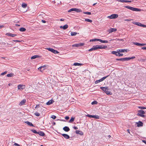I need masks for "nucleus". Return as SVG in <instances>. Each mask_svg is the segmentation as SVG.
I'll use <instances>...</instances> for the list:
<instances>
[{"instance_id": "nucleus-1", "label": "nucleus", "mask_w": 146, "mask_h": 146, "mask_svg": "<svg viewBox=\"0 0 146 146\" xmlns=\"http://www.w3.org/2000/svg\"><path fill=\"white\" fill-rule=\"evenodd\" d=\"M100 89H101L103 91L105 92V93L107 95H111V93L110 92V91H109V88L107 87H100Z\"/></svg>"}, {"instance_id": "nucleus-2", "label": "nucleus", "mask_w": 146, "mask_h": 146, "mask_svg": "<svg viewBox=\"0 0 146 146\" xmlns=\"http://www.w3.org/2000/svg\"><path fill=\"white\" fill-rule=\"evenodd\" d=\"M124 7L133 11H141V10L140 9L134 8L131 6H124Z\"/></svg>"}, {"instance_id": "nucleus-3", "label": "nucleus", "mask_w": 146, "mask_h": 146, "mask_svg": "<svg viewBox=\"0 0 146 146\" xmlns=\"http://www.w3.org/2000/svg\"><path fill=\"white\" fill-rule=\"evenodd\" d=\"M135 58V57L133 56L131 57H129V58H117L116 59V60H121L122 61H125L129 60L131 59H132L134 58Z\"/></svg>"}, {"instance_id": "nucleus-4", "label": "nucleus", "mask_w": 146, "mask_h": 146, "mask_svg": "<svg viewBox=\"0 0 146 146\" xmlns=\"http://www.w3.org/2000/svg\"><path fill=\"white\" fill-rule=\"evenodd\" d=\"M118 17V15L117 14H114L108 16L107 18L110 19H115L117 18Z\"/></svg>"}, {"instance_id": "nucleus-5", "label": "nucleus", "mask_w": 146, "mask_h": 146, "mask_svg": "<svg viewBox=\"0 0 146 146\" xmlns=\"http://www.w3.org/2000/svg\"><path fill=\"white\" fill-rule=\"evenodd\" d=\"M145 113V111L142 110H140L138 111V113L137 114L138 115L142 117H144L145 115L144 114Z\"/></svg>"}, {"instance_id": "nucleus-6", "label": "nucleus", "mask_w": 146, "mask_h": 146, "mask_svg": "<svg viewBox=\"0 0 146 146\" xmlns=\"http://www.w3.org/2000/svg\"><path fill=\"white\" fill-rule=\"evenodd\" d=\"M133 23L134 25H137L138 26L146 27V25H145L141 24L140 23L138 22H133Z\"/></svg>"}, {"instance_id": "nucleus-7", "label": "nucleus", "mask_w": 146, "mask_h": 146, "mask_svg": "<svg viewBox=\"0 0 146 146\" xmlns=\"http://www.w3.org/2000/svg\"><path fill=\"white\" fill-rule=\"evenodd\" d=\"M100 49V45H96V46H93V47L88 50L89 51H91L94 50H96L97 49Z\"/></svg>"}, {"instance_id": "nucleus-8", "label": "nucleus", "mask_w": 146, "mask_h": 146, "mask_svg": "<svg viewBox=\"0 0 146 146\" xmlns=\"http://www.w3.org/2000/svg\"><path fill=\"white\" fill-rule=\"evenodd\" d=\"M109 76H106L102 78L101 79H100L99 80H97L95 82V84H97V83H99L100 82H102L105 79H106Z\"/></svg>"}, {"instance_id": "nucleus-9", "label": "nucleus", "mask_w": 146, "mask_h": 146, "mask_svg": "<svg viewBox=\"0 0 146 146\" xmlns=\"http://www.w3.org/2000/svg\"><path fill=\"white\" fill-rule=\"evenodd\" d=\"M18 90H23L25 87V86L23 84H19L17 86Z\"/></svg>"}, {"instance_id": "nucleus-10", "label": "nucleus", "mask_w": 146, "mask_h": 146, "mask_svg": "<svg viewBox=\"0 0 146 146\" xmlns=\"http://www.w3.org/2000/svg\"><path fill=\"white\" fill-rule=\"evenodd\" d=\"M84 45L83 43H79L74 44L72 45V47H78L83 46Z\"/></svg>"}, {"instance_id": "nucleus-11", "label": "nucleus", "mask_w": 146, "mask_h": 146, "mask_svg": "<svg viewBox=\"0 0 146 146\" xmlns=\"http://www.w3.org/2000/svg\"><path fill=\"white\" fill-rule=\"evenodd\" d=\"M47 65H44L42 66H40L38 68V69L40 72H42L44 69H45L46 67H47Z\"/></svg>"}, {"instance_id": "nucleus-12", "label": "nucleus", "mask_w": 146, "mask_h": 146, "mask_svg": "<svg viewBox=\"0 0 146 146\" xmlns=\"http://www.w3.org/2000/svg\"><path fill=\"white\" fill-rule=\"evenodd\" d=\"M87 116L90 118H94L96 119H99V117L97 115H92L89 114H88L86 115Z\"/></svg>"}, {"instance_id": "nucleus-13", "label": "nucleus", "mask_w": 146, "mask_h": 146, "mask_svg": "<svg viewBox=\"0 0 146 146\" xmlns=\"http://www.w3.org/2000/svg\"><path fill=\"white\" fill-rule=\"evenodd\" d=\"M133 44L135 45L139 46H144L146 45L145 43H140L138 42H134Z\"/></svg>"}, {"instance_id": "nucleus-14", "label": "nucleus", "mask_w": 146, "mask_h": 146, "mask_svg": "<svg viewBox=\"0 0 146 146\" xmlns=\"http://www.w3.org/2000/svg\"><path fill=\"white\" fill-rule=\"evenodd\" d=\"M68 26L67 24H66L65 25H64V26H60V29H62L64 30H66L67 28H68Z\"/></svg>"}, {"instance_id": "nucleus-15", "label": "nucleus", "mask_w": 146, "mask_h": 146, "mask_svg": "<svg viewBox=\"0 0 146 146\" xmlns=\"http://www.w3.org/2000/svg\"><path fill=\"white\" fill-rule=\"evenodd\" d=\"M117 31V29L115 28H111L108 30V32L109 33H111L113 32H114Z\"/></svg>"}, {"instance_id": "nucleus-16", "label": "nucleus", "mask_w": 146, "mask_h": 146, "mask_svg": "<svg viewBox=\"0 0 146 146\" xmlns=\"http://www.w3.org/2000/svg\"><path fill=\"white\" fill-rule=\"evenodd\" d=\"M26 102V100L25 99L22 100L19 104V105L20 106L23 105L25 104Z\"/></svg>"}, {"instance_id": "nucleus-17", "label": "nucleus", "mask_w": 146, "mask_h": 146, "mask_svg": "<svg viewBox=\"0 0 146 146\" xmlns=\"http://www.w3.org/2000/svg\"><path fill=\"white\" fill-rule=\"evenodd\" d=\"M97 41H100L102 43H107L108 42L107 40H102L100 39H98Z\"/></svg>"}, {"instance_id": "nucleus-18", "label": "nucleus", "mask_w": 146, "mask_h": 146, "mask_svg": "<svg viewBox=\"0 0 146 146\" xmlns=\"http://www.w3.org/2000/svg\"><path fill=\"white\" fill-rule=\"evenodd\" d=\"M137 126L138 127L142 126L143 125V123L140 121L137 123Z\"/></svg>"}, {"instance_id": "nucleus-19", "label": "nucleus", "mask_w": 146, "mask_h": 146, "mask_svg": "<svg viewBox=\"0 0 146 146\" xmlns=\"http://www.w3.org/2000/svg\"><path fill=\"white\" fill-rule=\"evenodd\" d=\"M63 130L65 131L68 132V131L70 129L68 127L65 126L63 128Z\"/></svg>"}, {"instance_id": "nucleus-20", "label": "nucleus", "mask_w": 146, "mask_h": 146, "mask_svg": "<svg viewBox=\"0 0 146 146\" xmlns=\"http://www.w3.org/2000/svg\"><path fill=\"white\" fill-rule=\"evenodd\" d=\"M76 133L77 134H80L81 135H83V133L82 131L79 130L76 131Z\"/></svg>"}, {"instance_id": "nucleus-21", "label": "nucleus", "mask_w": 146, "mask_h": 146, "mask_svg": "<svg viewBox=\"0 0 146 146\" xmlns=\"http://www.w3.org/2000/svg\"><path fill=\"white\" fill-rule=\"evenodd\" d=\"M127 50L123 49H119L117 50L118 52H123L125 51L126 52H127Z\"/></svg>"}, {"instance_id": "nucleus-22", "label": "nucleus", "mask_w": 146, "mask_h": 146, "mask_svg": "<svg viewBox=\"0 0 146 146\" xmlns=\"http://www.w3.org/2000/svg\"><path fill=\"white\" fill-rule=\"evenodd\" d=\"M37 134H39V135L41 136H43L45 135L44 133L41 131L38 132Z\"/></svg>"}, {"instance_id": "nucleus-23", "label": "nucleus", "mask_w": 146, "mask_h": 146, "mask_svg": "<svg viewBox=\"0 0 146 146\" xmlns=\"http://www.w3.org/2000/svg\"><path fill=\"white\" fill-rule=\"evenodd\" d=\"M62 135L66 139H68L70 137L69 136L66 134H63Z\"/></svg>"}, {"instance_id": "nucleus-24", "label": "nucleus", "mask_w": 146, "mask_h": 146, "mask_svg": "<svg viewBox=\"0 0 146 146\" xmlns=\"http://www.w3.org/2000/svg\"><path fill=\"white\" fill-rule=\"evenodd\" d=\"M54 102V101L52 100H49L48 102H47L46 104L47 105H49L50 104H51L53 102Z\"/></svg>"}, {"instance_id": "nucleus-25", "label": "nucleus", "mask_w": 146, "mask_h": 146, "mask_svg": "<svg viewBox=\"0 0 146 146\" xmlns=\"http://www.w3.org/2000/svg\"><path fill=\"white\" fill-rule=\"evenodd\" d=\"M14 75V74L13 73H11L10 74H7V77H13Z\"/></svg>"}, {"instance_id": "nucleus-26", "label": "nucleus", "mask_w": 146, "mask_h": 146, "mask_svg": "<svg viewBox=\"0 0 146 146\" xmlns=\"http://www.w3.org/2000/svg\"><path fill=\"white\" fill-rule=\"evenodd\" d=\"M39 57V56L38 55H34V56H32L31 57V59H35L36 58Z\"/></svg>"}, {"instance_id": "nucleus-27", "label": "nucleus", "mask_w": 146, "mask_h": 146, "mask_svg": "<svg viewBox=\"0 0 146 146\" xmlns=\"http://www.w3.org/2000/svg\"><path fill=\"white\" fill-rule=\"evenodd\" d=\"M70 34L71 36H74L76 35L77 34H78V33L76 32H71Z\"/></svg>"}, {"instance_id": "nucleus-28", "label": "nucleus", "mask_w": 146, "mask_h": 146, "mask_svg": "<svg viewBox=\"0 0 146 146\" xmlns=\"http://www.w3.org/2000/svg\"><path fill=\"white\" fill-rule=\"evenodd\" d=\"M111 53L113 54H115L116 56H118V52H116L115 51H112L111 52Z\"/></svg>"}, {"instance_id": "nucleus-29", "label": "nucleus", "mask_w": 146, "mask_h": 146, "mask_svg": "<svg viewBox=\"0 0 146 146\" xmlns=\"http://www.w3.org/2000/svg\"><path fill=\"white\" fill-rule=\"evenodd\" d=\"M100 45V49H105L107 48V46H102V45Z\"/></svg>"}, {"instance_id": "nucleus-30", "label": "nucleus", "mask_w": 146, "mask_h": 146, "mask_svg": "<svg viewBox=\"0 0 146 146\" xmlns=\"http://www.w3.org/2000/svg\"><path fill=\"white\" fill-rule=\"evenodd\" d=\"M22 7L24 8H25L27 7V4L25 3H23L22 4Z\"/></svg>"}, {"instance_id": "nucleus-31", "label": "nucleus", "mask_w": 146, "mask_h": 146, "mask_svg": "<svg viewBox=\"0 0 146 146\" xmlns=\"http://www.w3.org/2000/svg\"><path fill=\"white\" fill-rule=\"evenodd\" d=\"M82 65V64L79 63H77V62L74 63L73 64V65L75 66H81Z\"/></svg>"}, {"instance_id": "nucleus-32", "label": "nucleus", "mask_w": 146, "mask_h": 146, "mask_svg": "<svg viewBox=\"0 0 146 146\" xmlns=\"http://www.w3.org/2000/svg\"><path fill=\"white\" fill-rule=\"evenodd\" d=\"M75 117H72L69 121V123H71L73 122L74 120Z\"/></svg>"}, {"instance_id": "nucleus-33", "label": "nucleus", "mask_w": 146, "mask_h": 146, "mask_svg": "<svg viewBox=\"0 0 146 146\" xmlns=\"http://www.w3.org/2000/svg\"><path fill=\"white\" fill-rule=\"evenodd\" d=\"M25 123H27V124H28V125H30L31 126H33V124L29 121H27L25 122Z\"/></svg>"}, {"instance_id": "nucleus-34", "label": "nucleus", "mask_w": 146, "mask_h": 146, "mask_svg": "<svg viewBox=\"0 0 146 146\" xmlns=\"http://www.w3.org/2000/svg\"><path fill=\"white\" fill-rule=\"evenodd\" d=\"M26 30V29L25 28L22 27L19 29V31H21L24 32Z\"/></svg>"}, {"instance_id": "nucleus-35", "label": "nucleus", "mask_w": 146, "mask_h": 146, "mask_svg": "<svg viewBox=\"0 0 146 146\" xmlns=\"http://www.w3.org/2000/svg\"><path fill=\"white\" fill-rule=\"evenodd\" d=\"M75 11L77 12H82V11L80 9L75 8Z\"/></svg>"}, {"instance_id": "nucleus-36", "label": "nucleus", "mask_w": 146, "mask_h": 146, "mask_svg": "<svg viewBox=\"0 0 146 146\" xmlns=\"http://www.w3.org/2000/svg\"><path fill=\"white\" fill-rule=\"evenodd\" d=\"M85 21H87L88 22H90V23H91L92 22V20L89 19H85Z\"/></svg>"}, {"instance_id": "nucleus-37", "label": "nucleus", "mask_w": 146, "mask_h": 146, "mask_svg": "<svg viewBox=\"0 0 146 146\" xmlns=\"http://www.w3.org/2000/svg\"><path fill=\"white\" fill-rule=\"evenodd\" d=\"M46 49L47 50H48L49 51H51V52H53V50L54 49L50 48H46Z\"/></svg>"}, {"instance_id": "nucleus-38", "label": "nucleus", "mask_w": 146, "mask_h": 146, "mask_svg": "<svg viewBox=\"0 0 146 146\" xmlns=\"http://www.w3.org/2000/svg\"><path fill=\"white\" fill-rule=\"evenodd\" d=\"M75 11V8H72L70 9L68 11V12H70L72 11Z\"/></svg>"}, {"instance_id": "nucleus-39", "label": "nucleus", "mask_w": 146, "mask_h": 146, "mask_svg": "<svg viewBox=\"0 0 146 146\" xmlns=\"http://www.w3.org/2000/svg\"><path fill=\"white\" fill-rule=\"evenodd\" d=\"M98 103V102L96 101H94L92 103V105L96 104Z\"/></svg>"}, {"instance_id": "nucleus-40", "label": "nucleus", "mask_w": 146, "mask_h": 146, "mask_svg": "<svg viewBox=\"0 0 146 146\" xmlns=\"http://www.w3.org/2000/svg\"><path fill=\"white\" fill-rule=\"evenodd\" d=\"M52 52L54 54H58L59 53L58 51L54 49L53 50Z\"/></svg>"}, {"instance_id": "nucleus-41", "label": "nucleus", "mask_w": 146, "mask_h": 146, "mask_svg": "<svg viewBox=\"0 0 146 146\" xmlns=\"http://www.w3.org/2000/svg\"><path fill=\"white\" fill-rule=\"evenodd\" d=\"M83 13L84 14L90 15L91 14V13L90 12H83Z\"/></svg>"}, {"instance_id": "nucleus-42", "label": "nucleus", "mask_w": 146, "mask_h": 146, "mask_svg": "<svg viewBox=\"0 0 146 146\" xmlns=\"http://www.w3.org/2000/svg\"><path fill=\"white\" fill-rule=\"evenodd\" d=\"M34 114L37 116H39L40 115V113L38 112L35 113Z\"/></svg>"}, {"instance_id": "nucleus-43", "label": "nucleus", "mask_w": 146, "mask_h": 146, "mask_svg": "<svg viewBox=\"0 0 146 146\" xmlns=\"http://www.w3.org/2000/svg\"><path fill=\"white\" fill-rule=\"evenodd\" d=\"M138 108L139 109H146V108L144 107L139 106L138 107Z\"/></svg>"}, {"instance_id": "nucleus-44", "label": "nucleus", "mask_w": 146, "mask_h": 146, "mask_svg": "<svg viewBox=\"0 0 146 146\" xmlns=\"http://www.w3.org/2000/svg\"><path fill=\"white\" fill-rule=\"evenodd\" d=\"M31 131L34 133L37 134L38 132L36 131L35 129H32Z\"/></svg>"}, {"instance_id": "nucleus-45", "label": "nucleus", "mask_w": 146, "mask_h": 146, "mask_svg": "<svg viewBox=\"0 0 146 146\" xmlns=\"http://www.w3.org/2000/svg\"><path fill=\"white\" fill-rule=\"evenodd\" d=\"M7 71H5L1 73V75H4L6 74H7Z\"/></svg>"}, {"instance_id": "nucleus-46", "label": "nucleus", "mask_w": 146, "mask_h": 146, "mask_svg": "<svg viewBox=\"0 0 146 146\" xmlns=\"http://www.w3.org/2000/svg\"><path fill=\"white\" fill-rule=\"evenodd\" d=\"M17 35L16 34H11V36L12 37H14L17 36Z\"/></svg>"}, {"instance_id": "nucleus-47", "label": "nucleus", "mask_w": 146, "mask_h": 146, "mask_svg": "<svg viewBox=\"0 0 146 146\" xmlns=\"http://www.w3.org/2000/svg\"><path fill=\"white\" fill-rule=\"evenodd\" d=\"M97 39H93L90 40V41H97Z\"/></svg>"}, {"instance_id": "nucleus-48", "label": "nucleus", "mask_w": 146, "mask_h": 146, "mask_svg": "<svg viewBox=\"0 0 146 146\" xmlns=\"http://www.w3.org/2000/svg\"><path fill=\"white\" fill-rule=\"evenodd\" d=\"M51 117L54 119H55L56 118V116L55 115H52V116Z\"/></svg>"}, {"instance_id": "nucleus-49", "label": "nucleus", "mask_w": 146, "mask_h": 146, "mask_svg": "<svg viewBox=\"0 0 146 146\" xmlns=\"http://www.w3.org/2000/svg\"><path fill=\"white\" fill-rule=\"evenodd\" d=\"M123 54H120V53L119 52H118V56H123Z\"/></svg>"}, {"instance_id": "nucleus-50", "label": "nucleus", "mask_w": 146, "mask_h": 146, "mask_svg": "<svg viewBox=\"0 0 146 146\" xmlns=\"http://www.w3.org/2000/svg\"><path fill=\"white\" fill-rule=\"evenodd\" d=\"M124 1L125 0H118L117 1H118L119 2H122V3H124Z\"/></svg>"}, {"instance_id": "nucleus-51", "label": "nucleus", "mask_w": 146, "mask_h": 146, "mask_svg": "<svg viewBox=\"0 0 146 146\" xmlns=\"http://www.w3.org/2000/svg\"><path fill=\"white\" fill-rule=\"evenodd\" d=\"M11 33H7L6 34V35L8 36H11Z\"/></svg>"}, {"instance_id": "nucleus-52", "label": "nucleus", "mask_w": 146, "mask_h": 146, "mask_svg": "<svg viewBox=\"0 0 146 146\" xmlns=\"http://www.w3.org/2000/svg\"><path fill=\"white\" fill-rule=\"evenodd\" d=\"M140 61L141 62H144L145 61V59L141 58L140 59Z\"/></svg>"}, {"instance_id": "nucleus-53", "label": "nucleus", "mask_w": 146, "mask_h": 146, "mask_svg": "<svg viewBox=\"0 0 146 146\" xmlns=\"http://www.w3.org/2000/svg\"><path fill=\"white\" fill-rule=\"evenodd\" d=\"M14 145L15 146H20V145L17 143H15Z\"/></svg>"}, {"instance_id": "nucleus-54", "label": "nucleus", "mask_w": 146, "mask_h": 146, "mask_svg": "<svg viewBox=\"0 0 146 146\" xmlns=\"http://www.w3.org/2000/svg\"><path fill=\"white\" fill-rule=\"evenodd\" d=\"M39 107V105H36V107H35V108L36 109H37V108H38Z\"/></svg>"}, {"instance_id": "nucleus-55", "label": "nucleus", "mask_w": 146, "mask_h": 146, "mask_svg": "<svg viewBox=\"0 0 146 146\" xmlns=\"http://www.w3.org/2000/svg\"><path fill=\"white\" fill-rule=\"evenodd\" d=\"M131 2V1H128V0H125L124 2L127 3V2Z\"/></svg>"}, {"instance_id": "nucleus-56", "label": "nucleus", "mask_w": 146, "mask_h": 146, "mask_svg": "<svg viewBox=\"0 0 146 146\" xmlns=\"http://www.w3.org/2000/svg\"><path fill=\"white\" fill-rule=\"evenodd\" d=\"M65 118L66 120H68L69 119V117L68 116H66L65 117Z\"/></svg>"}, {"instance_id": "nucleus-57", "label": "nucleus", "mask_w": 146, "mask_h": 146, "mask_svg": "<svg viewBox=\"0 0 146 146\" xmlns=\"http://www.w3.org/2000/svg\"><path fill=\"white\" fill-rule=\"evenodd\" d=\"M13 41L16 42H21V41L17 40H13Z\"/></svg>"}, {"instance_id": "nucleus-58", "label": "nucleus", "mask_w": 146, "mask_h": 146, "mask_svg": "<svg viewBox=\"0 0 146 146\" xmlns=\"http://www.w3.org/2000/svg\"><path fill=\"white\" fill-rule=\"evenodd\" d=\"M131 19H126L124 20V21H131Z\"/></svg>"}, {"instance_id": "nucleus-59", "label": "nucleus", "mask_w": 146, "mask_h": 146, "mask_svg": "<svg viewBox=\"0 0 146 146\" xmlns=\"http://www.w3.org/2000/svg\"><path fill=\"white\" fill-rule=\"evenodd\" d=\"M141 49L143 50H146V47H142Z\"/></svg>"}, {"instance_id": "nucleus-60", "label": "nucleus", "mask_w": 146, "mask_h": 146, "mask_svg": "<svg viewBox=\"0 0 146 146\" xmlns=\"http://www.w3.org/2000/svg\"><path fill=\"white\" fill-rule=\"evenodd\" d=\"M41 21L42 23H46V21H45L43 20H42Z\"/></svg>"}, {"instance_id": "nucleus-61", "label": "nucleus", "mask_w": 146, "mask_h": 146, "mask_svg": "<svg viewBox=\"0 0 146 146\" xmlns=\"http://www.w3.org/2000/svg\"><path fill=\"white\" fill-rule=\"evenodd\" d=\"M116 41H117V40H123V39H116Z\"/></svg>"}, {"instance_id": "nucleus-62", "label": "nucleus", "mask_w": 146, "mask_h": 146, "mask_svg": "<svg viewBox=\"0 0 146 146\" xmlns=\"http://www.w3.org/2000/svg\"><path fill=\"white\" fill-rule=\"evenodd\" d=\"M3 27H4V26L0 25V29H1Z\"/></svg>"}, {"instance_id": "nucleus-63", "label": "nucleus", "mask_w": 146, "mask_h": 146, "mask_svg": "<svg viewBox=\"0 0 146 146\" xmlns=\"http://www.w3.org/2000/svg\"><path fill=\"white\" fill-rule=\"evenodd\" d=\"M74 128L75 129H78V128L77 127H74Z\"/></svg>"}, {"instance_id": "nucleus-64", "label": "nucleus", "mask_w": 146, "mask_h": 146, "mask_svg": "<svg viewBox=\"0 0 146 146\" xmlns=\"http://www.w3.org/2000/svg\"><path fill=\"white\" fill-rule=\"evenodd\" d=\"M142 141L144 143H145V144H146V141H145V140H143Z\"/></svg>"}]
</instances>
